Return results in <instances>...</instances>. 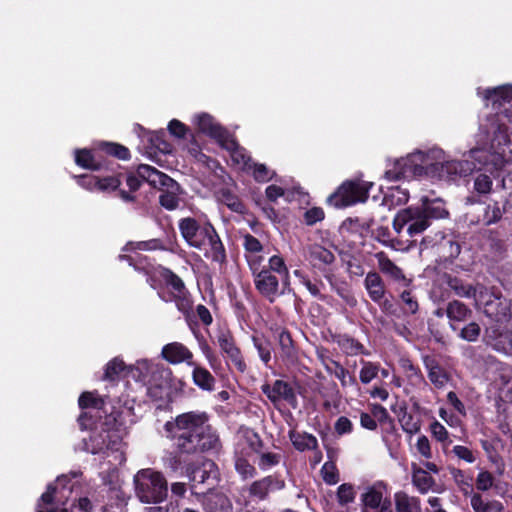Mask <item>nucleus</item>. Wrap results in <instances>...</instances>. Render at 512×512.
Returning a JSON list of instances; mask_svg holds the SVG:
<instances>
[{
  "label": "nucleus",
  "instance_id": "a878e982",
  "mask_svg": "<svg viewBox=\"0 0 512 512\" xmlns=\"http://www.w3.org/2000/svg\"><path fill=\"white\" fill-rule=\"evenodd\" d=\"M137 272L143 273L147 276V282L152 288H156V270L157 267L153 264L151 259L145 255L136 253V258L132 266Z\"/></svg>",
  "mask_w": 512,
  "mask_h": 512
},
{
  "label": "nucleus",
  "instance_id": "0e129e2a",
  "mask_svg": "<svg viewBox=\"0 0 512 512\" xmlns=\"http://www.w3.org/2000/svg\"><path fill=\"white\" fill-rule=\"evenodd\" d=\"M402 429L409 434H415L420 430V422L411 414L404 413L399 419Z\"/></svg>",
  "mask_w": 512,
  "mask_h": 512
},
{
  "label": "nucleus",
  "instance_id": "c9c22d12",
  "mask_svg": "<svg viewBox=\"0 0 512 512\" xmlns=\"http://www.w3.org/2000/svg\"><path fill=\"white\" fill-rule=\"evenodd\" d=\"M289 438L298 451L316 450L318 447L316 437L309 433L291 431Z\"/></svg>",
  "mask_w": 512,
  "mask_h": 512
},
{
  "label": "nucleus",
  "instance_id": "052dcab7",
  "mask_svg": "<svg viewBox=\"0 0 512 512\" xmlns=\"http://www.w3.org/2000/svg\"><path fill=\"white\" fill-rule=\"evenodd\" d=\"M321 473L323 480L329 485H334L339 481L337 468L332 462H326L322 466Z\"/></svg>",
  "mask_w": 512,
  "mask_h": 512
},
{
  "label": "nucleus",
  "instance_id": "3c124183",
  "mask_svg": "<svg viewBox=\"0 0 512 512\" xmlns=\"http://www.w3.org/2000/svg\"><path fill=\"white\" fill-rule=\"evenodd\" d=\"M400 365L405 372L406 377L412 384L417 385L424 381L420 370L415 367L409 359H401Z\"/></svg>",
  "mask_w": 512,
  "mask_h": 512
},
{
  "label": "nucleus",
  "instance_id": "e433bc0d",
  "mask_svg": "<svg viewBox=\"0 0 512 512\" xmlns=\"http://www.w3.org/2000/svg\"><path fill=\"white\" fill-rule=\"evenodd\" d=\"M255 499L256 481L252 482L248 487H242L236 501L242 507V512H254L256 509Z\"/></svg>",
  "mask_w": 512,
  "mask_h": 512
},
{
  "label": "nucleus",
  "instance_id": "bb28decb",
  "mask_svg": "<svg viewBox=\"0 0 512 512\" xmlns=\"http://www.w3.org/2000/svg\"><path fill=\"white\" fill-rule=\"evenodd\" d=\"M262 390L273 402L280 399H284L287 401H291L292 399H294V393L292 389L286 382H283L281 380L275 381L272 387H270L269 385H263Z\"/></svg>",
  "mask_w": 512,
  "mask_h": 512
},
{
  "label": "nucleus",
  "instance_id": "cd10ccee",
  "mask_svg": "<svg viewBox=\"0 0 512 512\" xmlns=\"http://www.w3.org/2000/svg\"><path fill=\"white\" fill-rule=\"evenodd\" d=\"M412 483L421 494H426L429 491H435L434 478L423 468L413 467Z\"/></svg>",
  "mask_w": 512,
  "mask_h": 512
},
{
  "label": "nucleus",
  "instance_id": "ddd939ff",
  "mask_svg": "<svg viewBox=\"0 0 512 512\" xmlns=\"http://www.w3.org/2000/svg\"><path fill=\"white\" fill-rule=\"evenodd\" d=\"M372 186V183L362 180L346 181L330 196L329 201L337 208L365 202Z\"/></svg>",
  "mask_w": 512,
  "mask_h": 512
},
{
  "label": "nucleus",
  "instance_id": "f8f14e48",
  "mask_svg": "<svg viewBox=\"0 0 512 512\" xmlns=\"http://www.w3.org/2000/svg\"><path fill=\"white\" fill-rule=\"evenodd\" d=\"M430 225L425 211L421 207H408L397 212L393 220V228L401 234L406 228L409 237L424 232Z\"/></svg>",
  "mask_w": 512,
  "mask_h": 512
},
{
  "label": "nucleus",
  "instance_id": "4d7b16f0",
  "mask_svg": "<svg viewBox=\"0 0 512 512\" xmlns=\"http://www.w3.org/2000/svg\"><path fill=\"white\" fill-rule=\"evenodd\" d=\"M430 431L437 441L443 443L444 448L451 444V440H449L448 431L440 422H432L430 424Z\"/></svg>",
  "mask_w": 512,
  "mask_h": 512
},
{
  "label": "nucleus",
  "instance_id": "9d476101",
  "mask_svg": "<svg viewBox=\"0 0 512 512\" xmlns=\"http://www.w3.org/2000/svg\"><path fill=\"white\" fill-rule=\"evenodd\" d=\"M72 492L71 480L66 475L59 476L39 498L36 512H68L65 506Z\"/></svg>",
  "mask_w": 512,
  "mask_h": 512
},
{
  "label": "nucleus",
  "instance_id": "dca6fc26",
  "mask_svg": "<svg viewBox=\"0 0 512 512\" xmlns=\"http://www.w3.org/2000/svg\"><path fill=\"white\" fill-rule=\"evenodd\" d=\"M423 361L428 379L437 389L444 388L453 380L454 369L450 365L430 356L424 357Z\"/></svg>",
  "mask_w": 512,
  "mask_h": 512
},
{
  "label": "nucleus",
  "instance_id": "338daca9",
  "mask_svg": "<svg viewBox=\"0 0 512 512\" xmlns=\"http://www.w3.org/2000/svg\"><path fill=\"white\" fill-rule=\"evenodd\" d=\"M334 367V376L341 382L342 386L353 385L356 380L349 375L348 371L337 362H332Z\"/></svg>",
  "mask_w": 512,
  "mask_h": 512
},
{
  "label": "nucleus",
  "instance_id": "20e7f679",
  "mask_svg": "<svg viewBox=\"0 0 512 512\" xmlns=\"http://www.w3.org/2000/svg\"><path fill=\"white\" fill-rule=\"evenodd\" d=\"M98 175L82 174L73 176L77 184L88 191L102 193L117 192L124 202H135L133 194L140 188L139 177L134 171H128L118 163H111L110 168H104Z\"/></svg>",
  "mask_w": 512,
  "mask_h": 512
},
{
  "label": "nucleus",
  "instance_id": "c03bdc74",
  "mask_svg": "<svg viewBox=\"0 0 512 512\" xmlns=\"http://www.w3.org/2000/svg\"><path fill=\"white\" fill-rule=\"evenodd\" d=\"M242 245L245 248V258L254 277L256 283V238L251 234L246 233L243 236Z\"/></svg>",
  "mask_w": 512,
  "mask_h": 512
},
{
  "label": "nucleus",
  "instance_id": "a18cd8bd",
  "mask_svg": "<svg viewBox=\"0 0 512 512\" xmlns=\"http://www.w3.org/2000/svg\"><path fill=\"white\" fill-rule=\"evenodd\" d=\"M219 200L225 204L230 210L237 213L245 212L244 203L230 189L223 188L218 192Z\"/></svg>",
  "mask_w": 512,
  "mask_h": 512
},
{
  "label": "nucleus",
  "instance_id": "72a5a7b5",
  "mask_svg": "<svg viewBox=\"0 0 512 512\" xmlns=\"http://www.w3.org/2000/svg\"><path fill=\"white\" fill-rule=\"evenodd\" d=\"M107 438H109V433L106 431L92 434L88 440L84 441L85 451L94 455L103 453L110 448Z\"/></svg>",
  "mask_w": 512,
  "mask_h": 512
},
{
  "label": "nucleus",
  "instance_id": "2f4dec72",
  "mask_svg": "<svg viewBox=\"0 0 512 512\" xmlns=\"http://www.w3.org/2000/svg\"><path fill=\"white\" fill-rule=\"evenodd\" d=\"M470 504L474 512H504V506L500 501L487 500L478 493L471 496Z\"/></svg>",
  "mask_w": 512,
  "mask_h": 512
},
{
  "label": "nucleus",
  "instance_id": "8fccbe9b",
  "mask_svg": "<svg viewBox=\"0 0 512 512\" xmlns=\"http://www.w3.org/2000/svg\"><path fill=\"white\" fill-rule=\"evenodd\" d=\"M166 133L164 131H156L151 133L149 137V142L152 147L156 148L163 154H169L172 152V144L168 142L166 139Z\"/></svg>",
  "mask_w": 512,
  "mask_h": 512
},
{
  "label": "nucleus",
  "instance_id": "2eb2a0df",
  "mask_svg": "<svg viewBox=\"0 0 512 512\" xmlns=\"http://www.w3.org/2000/svg\"><path fill=\"white\" fill-rule=\"evenodd\" d=\"M197 128L199 132L214 139L222 148L234 146V137L222 125L217 123L213 116L208 113H201L197 116Z\"/></svg>",
  "mask_w": 512,
  "mask_h": 512
},
{
  "label": "nucleus",
  "instance_id": "7ed1b4c3",
  "mask_svg": "<svg viewBox=\"0 0 512 512\" xmlns=\"http://www.w3.org/2000/svg\"><path fill=\"white\" fill-rule=\"evenodd\" d=\"M163 428L172 448L180 454H214L221 449L219 435L209 424L206 412L189 411L179 414L167 421Z\"/></svg>",
  "mask_w": 512,
  "mask_h": 512
},
{
  "label": "nucleus",
  "instance_id": "39448f33",
  "mask_svg": "<svg viewBox=\"0 0 512 512\" xmlns=\"http://www.w3.org/2000/svg\"><path fill=\"white\" fill-rule=\"evenodd\" d=\"M157 294L164 302H174L177 309L184 315L188 324L191 325L193 301L183 279L170 268L162 265L156 270Z\"/></svg>",
  "mask_w": 512,
  "mask_h": 512
},
{
  "label": "nucleus",
  "instance_id": "5701e85b",
  "mask_svg": "<svg viewBox=\"0 0 512 512\" xmlns=\"http://www.w3.org/2000/svg\"><path fill=\"white\" fill-rule=\"evenodd\" d=\"M203 507L206 512H233L230 499L221 492H207L204 495Z\"/></svg>",
  "mask_w": 512,
  "mask_h": 512
},
{
  "label": "nucleus",
  "instance_id": "680f3d73",
  "mask_svg": "<svg viewBox=\"0 0 512 512\" xmlns=\"http://www.w3.org/2000/svg\"><path fill=\"white\" fill-rule=\"evenodd\" d=\"M491 177L486 174H479L474 180V190L479 194H488L492 190Z\"/></svg>",
  "mask_w": 512,
  "mask_h": 512
},
{
  "label": "nucleus",
  "instance_id": "09e8293b",
  "mask_svg": "<svg viewBox=\"0 0 512 512\" xmlns=\"http://www.w3.org/2000/svg\"><path fill=\"white\" fill-rule=\"evenodd\" d=\"M165 245L160 239H150L147 241L140 242H129L123 248L124 251H132V250H164Z\"/></svg>",
  "mask_w": 512,
  "mask_h": 512
},
{
  "label": "nucleus",
  "instance_id": "a19ab883",
  "mask_svg": "<svg viewBox=\"0 0 512 512\" xmlns=\"http://www.w3.org/2000/svg\"><path fill=\"white\" fill-rule=\"evenodd\" d=\"M105 399L98 395L96 391H85L81 393L78 399V405L79 407L83 409H96V410H103L105 413Z\"/></svg>",
  "mask_w": 512,
  "mask_h": 512
},
{
  "label": "nucleus",
  "instance_id": "b1692460",
  "mask_svg": "<svg viewBox=\"0 0 512 512\" xmlns=\"http://www.w3.org/2000/svg\"><path fill=\"white\" fill-rule=\"evenodd\" d=\"M364 285L372 301L380 303V301L383 300L386 291L383 280L378 273H367L364 279Z\"/></svg>",
  "mask_w": 512,
  "mask_h": 512
},
{
  "label": "nucleus",
  "instance_id": "bf43d9fd",
  "mask_svg": "<svg viewBox=\"0 0 512 512\" xmlns=\"http://www.w3.org/2000/svg\"><path fill=\"white\" fill-rule=\"evenodd\" d=\"M182 456H187L186 454H180L178 451L173 449L167 457L164 458V466L169 469L171 472H177L182 467Z\"/></svg>",
  "mask_w": 512,
  "mask_h": 512
},
{
  "label": "nucleus",
  "instance_id": "4c0bfd02",
  "mask_svg": "<svg viewBox=\"0 0 512 512\" xmlns=\"http://www.w3.org/2000/svg\"><path fill=\"white\" fill-rule=\"evenodd\" d=\"M471 313V310L464 303L457 300L450 302L446 308V315L453 329H455L453 322H463L470 317Z\"/></svg>",
  "mask_w": 512,
  "mask_h": 512
},
{
  "label": "nucleus",
  "instance_id": "4468645a",
  "mask_svg": "<svg viewBox=\"0 0 512 512\" xmlns=\"http://www.w3.org/2000/svg\"><path fill=\"white\" fill-rule=\"evenodd\" d=\"M387 492V485L382 481L365 487L360 496L361 510L380 509V512H393Z\"/></svg>",
  "mask_w": 512,
  "mask_h": 512
},
{
  "label": "nucleus",
  "instance_id": "69168bd1",
  "mask_svg": "<svg viewBox=\"0 0 512 512\" xmlns=\"http://www.w3.org/2000/svg\"><path fill=\"white\" fill-rule=\"evenodd\" d=\"M129 498L122 489L112 488L109 491L110 506L115 505L122 509L127 505Z\"/></svg>",
  "mask_w": 512,
  "mask_h": 512
},
{
  "label": "nucleus",
  "instance_id": "5fc2aeb1",
  "mask_svg": "<svg viewBox=\"0 0 512 512\" xmlns=\"http://www.w3.org/2000/svg\"><path fill=\"white\" fill-rule=\"evenodd\" d=\"M339 345L345 353L350 355H357L364 352V347L361 343L347 336H343L339 340Z\"/></svg>",
  "mask_w": 512,
  "mask_h": 512
},
{
  "label": "nucleus",
  "instance_id": "a211bd4d",
  "mask_svg": "<svg viewBox=\"0 0 512 512\" xmlns=\"http://www.w3.org/2000/svg\"><path fill=\"white\" fill-rule=\"evenodd\" d=\"M75 163L81 168L102 171L104 168H110L112 160L102 159L98 144L93 150L90 149H76L75 150Z\"/></svg>",
  "mask_w": 512,
  "mask_h": 512
},
{
  "label": "nucleus",
  "instance_id": "412c9836",
  "mask_svg": "<svg viewBox=\"0 0 512 512\" xmlns=\"http://www.w3.org/2000/svg\"><path fill=\"white\" fill-rule=\"evenodd\" d=\"M161 355L171 364L186 362L189 366L194 365L192 352L180 342H172L164 345Z\"/></svg>",
  "mask_w": 512,
  "mask_h": 512
},
{
  "label": "nucleus",
  "instance_id": "f704fd0d",
  "mask_svg": "<svg viewBox=\"0 0 512 512\" xmlns=\"http://www.w3.org/2000/svg\"><path fill=\"white\" fill-rule=\"evenodd\" d=\"M422 210L425 211L427 215V219L434 218V219H443L448 217L449 212L445 207V203L441 199H428L423 198L422 199Z\"/></svg>",
  "mask_w": 512,
  "mask_h": 512
},
{
  "label": "nucleus",
  "instance_id": "6ab92c4d",
  "mask_svg": "<svg viewBox=\"0 0 512 512\" xmlns=\"http://www.w3.org/2000/svg\"><path fill=\"white\" fill-rule=\"evenodd\" d=\"M485 341L495 351L512 356V331L489 327L485 332Z\"/></svg>",
  "mask_w": 512,
  "mask_h": 512
},
{
  "label": "nucleus",
  "instance_id": "7c9ffc66",
  "mask_svg": "<svg viewBox=\"0 0 512 512\" xmlns=\"http://www.w3.org/2000/svg\"><path fill=\"white\" fill-rule=\"evenodd\" d=\"M447 285L457 296L463 298H474L475 300L478 296L479 290L483 289L482 285L473 287L456 277H448Z\"/></svg>",
  "mask_w": 512,
  "mask_h": 512
},
{
  "label": "nucleus",
  "instance_id": "79ce46f5",
  "mask_svg": "<svg viewBox=\"0 0 512 512\" xmlns=\"http://www.w3.org/2000/svg\"><path fill=\"white\" fill-rule=\"evenodd\" d=\"M193 316L194 315H191V321H190L191 325L190 324H188V325L190 326L196 339L198 340L199 347H200L202 353L205 355V357L208 360L212 369L215 370L217 365H220L218 357L214 354L212 348L210 347V345L208 344V342L204 338V336L202 334H200L199 331H196L194 329L193 325H196L197 323L193 321Z\"/></svg>",
  "mask_w": 512,
  "mask_h": 512
},
{
  "label": "nucleus",
  "instance_id": "4be33fe9",
  "mask_svg": "<svg viewBox=\"0 0 512 512\" xmlns=\"http://www.w3.org/2000/svg\"><path fill=\"white\" fill-rule=\"evenodd\" d=\"M378 268L380 271L402 286H409L410 280L406 278L401 268L394 264L383 252L377 253Z\"/></svg>",
  "mask_w": 512,
  "mask_h": 512
},
{
  "label": "nucleus",
  "instance_id": "393cba45",
  "mask_svg": "<svg viewBox=\"0 0 512 512\" xmlns=\"http://www.w3.org/2000/svg\"><path fill=\"white\" fill-rule=\"evenodd\" d=\"M98 148L102 159L114 157L118 160H129L131 158L130 150L120 143L101 141L98 143Z\"/></svg>",
  "mask_w": 512,
  "mask_h": 512
},
{
  "label": "nucleus",
  "instance_id": "6e6552de",
  "mask_svg": "<svg viewBox=\"0 0 512 512\" xmlns=\"http://www.w3.org/2000/svg\"><path fill=\"white\" fill-rule=\"evenodd\" d=\"M191 492L194 495H205L217 485L219 470L213 460L203 458L190 462L185 467Z\"/></svg>",
  "mask_w": 512,
  "mask_h": 512
},
{
  "label": "nucleus",
  "instance_id": "aec40b11",
  "mask_svg": "<svg viewBox=\"0 0 512 512\" xmlns=\"http://www.w3.org/2000/svg\"><path fill=\"white\" fill-rule=\"evenodd\" d=\"M433 248L438 256V261L443 264L452 262L461 251L459 242L450 235H442Z\"/></svg>",
  "mask_w": 512,
  "mask_h": 512
},
{
  "label": "nucleus",
  "instance_id": "774afa93",
  "mask_svg": "<svg viewBox=\"0 0 512 512\" xmlns=\"http://www.w3.org/2000/svg\"><path fill=\"white\" fill-rule=\"evenodd\" d=\"M415 447H416L418 454L421 457H423L427 460L431 459L433 457L430 441L425 435H420L417 438Z\"/></svg>",
  "mask_w": 512,
  "mask_h": 512
},
{
  "label": "nucleus",
  "instance_id": "0eeeda50",
  "mask_svg": "<svg viewBox=\"0 0 512 512\" xmlns=\"http://www.w3.org/2000/svg\"><path fill=\"white\" fill-rule=\"evenodd\" d=\"M135 495L142 503L158 504L168 495V483L164 475L152 468L139 470L133 478Z\"/></svg>",
  "mask_w": 512,
  "mask_h": 512
},
{
  "label": "nucleus",
  "instance_id": "9b49d317",
  "mask_svg": "<svg viewBox=\"0 0 512 512\" xmlns=\"http://www.w3.org/2000/svg\"><path fill=\"white\" fill-rule=\"evenodd\" d=\"M476 304L483 307L487 317L496 322L508 321L511 317V303L494 289L483 287L478 292Z\"/></svg>",
  "mask_w": 512,
  "mask_h": 512
},
{
  "label": "nucleus",
  "instance_id": "1a4fd4ad",
  "mask_svg": "<svg viewBox=\"0 0 512 512\" xmlns=\"http://www.w3.org/2000/svg\"><path fill=\"white\" fill-rule=\"evenodd\" d=\"M188 245L203 251L204 256L212 262L220 265L226 262L225 247L214 226L209 222L199 226Z\"/></svg>",
  "mask_w": 512,
  "mask_h": 512
},
{
  "label": "nucleus",
  "instance_id": "37998d69",
  "mask_svg": "<svg viewBox=\"0 0 512 512\" xmlns=\"http://www.w3.org/2000/svg\"><path fill=\"white\" fill-rule=\"evenodd\" d=\"M409 200V193L407 189L401 187H392L388 190L383 198V203L389 209L392 207L404 205Z\"/></svg>",
  "mask_w": 512,
  "mask_h": 512
},
{
  "label": "nucleus",
  "instance_id": "13d9d810",
  "mask_svg": "<svg viewBox=\"0 0 512 512\" xmlns=\"http://www.w3.org/2000/svg\"><path fill=\"white\" fill-rule=\"evenodd\" d=\"M400 299L405 313L415 314L418 311V302L410 290H404L400 294Z\"/></svg>",
  "mask_w": 512,
  "mask_h": 512
},
{
  "label": "nucleus",
  "instance_id": "f03ea898",
  "mask_svg": "<svg viewBox=\"0 0 512 512\" xmlns=\"http://www.w3.org/2000/svg\"><path fill=\"white\" fill-rule=\"evenodd\" d=\"M163 428L172 448L180 454H214L221 449L219 435L209 424L206 412L189 411L179 414L167 421Z\"/></svg>",
  "mask_w": 512,
  "mask_h": 512
},
{
  "label": "nucleus",
  "instance_id": "6e6d98bb",
  "mask_svg": "<svg viewBox=\"0 0 512 512\" xmlns=\"http://www.w3.org/2000/svg\"><path fill=\"white\" fill-rule=\"evenodd\" d=\"M235 469L243 479L252 478L255 472L254 466L242 456L236 457Z\"/></svg>",
  "mask_w": 512,
  "mask_h": 512
},
{
  "label": "nucleus",
  "instance_id": "e2e57ef3",
  "mask_svg": "<svg viewBox=\"0 0 512 512\" xmlns=\"http://www.w3.org/2000/svg\"><path fill=\"white\" fill-rule=\"evenodd\" d=\"M480 326L476 322H471L463 327L459 336L466 341L475 342L480 335Z\"/></svg>",
  "mask_w": 512,
  "mask_h": 512
},
{
  "label": "nucleus",
  "instance_id": "603ef678",
  "mask_svg": "<svg viewBox=\"0 0 512 512\" xmlns=\"http://www.w3.org/2000/svg\"><path fill=\"white\" fill-rule=\"evenodd\" d=\"M356 496L353 485L344 483L341 484L337 489V501L340 505L344 506L354 502Z\"/></svg>",
  "mask_w": 512,
  "mask_h": 512
},
{
  "label": "nucleus",
  "instance_id": "de8ad7c7",
  "mask_svg": "<svg viewBox=\"0 0 512 512\" xmlns=\"http://www.w3.org/2000/svg\"><path fill=\"white\" fill-rule=\"evenodd\" d=\"M200 224L193 217H185L179 220L178 227L184 240L189 243L193 238L196 231H198Z\"/></svg>",
  "mask_w": 512,
  "mask_h": 512
},
{
  "label": "nucleus",
  "instance_id": "473e14b6",
  "mask_svg": "<svg viewBox=\"0 0 512 512\" xmlns=\"http://www.w3.org/2000/svg\"><path fill=\"white\" fill-rule=\"evenodd\" d=\"M308 259L314 267L322 268L331 264L335 257L330 250L324 248L323 246L313 245L309 248Z\"/></svg>",
  "mask_w": 512,
  "mask_h": 512
},
{
  "label": "nucleus",
  "instance_id": "ea45409f",
  "mask_svg": "<svg viewBox=\"0 0 512 512\" xmlns=\"http://www.w3.org/2000/svg\"><path fill=\"white\" fill-rule=\"evenodd\" d=\"M278 280L270 272L265 270V266L258 273V291L264 295L271 296L277 292Z\"/></svg>",
  "mask_w": 512,
  "mask_h": 512
},
{
  "label": "nucleus",
  "instance_id": "f257e3e1",
  "mask_svg": "<svg viewBox=\"0 0 512 512\" xmlns=\"http://www.w3.org/2000/svg\"><path fill=\"white\" fill-rule=\"evenodd\" d=\"M486 106L491 104L495 115L487 117L480 124L479 143L483 146L472 148L461 160H447L440 148L426 151L417 150L406 157L395 160L385 172L388 181L403 178L428 176L440 180H455L467 177L475 169H486L491 174L502 170L512 162V139L507 125L512 126V85L496 88L477 89Z\"/></svg>",
  "mask_w": 512,
  "mask_h": 512
},
{
  "label": "nucleus",
  "instance_id": "49530a36",
  "mask_svg": "<svg viewBox=\"0 0 512 512\" xmlns=\"http://www.w3.org/2000/svg\"><path fill=\"white\" fill-rule=\"evenodd\" d=\"M126 369L127 366L124 361L119 357H115L105 365L103 380L116 381Z\"/></svg>",
  "mask_w": 512,
  "mask_h": 512
},
{
  "label": "nucleus",
  "instance_id": "58836bf2",
  "mask_svg": "<svg viewBox=\"0 0 512 512\" xmlns=\"http://www.w3.org/2000/svg\"><path fill=\"white\" fill-rule=\"evenodd\" d=\"M230 151L231 157L234 162L241 165L243 169L251 171L252 175L256 177V163L246 154L243 148H240L236 140L234 139V146L231 148H225Z\"/></svg>",
  "mask_w": 512,
  "mask_h": 512
},
{
  "label": "nucleus",
  "instance_id": "c756f323",
  "mask_svg": "<svg viewBox=\"0 0 512 512\" xmlns=\"http://www.w3.org/2000/svg\"><path fill=\"white\" fill-rule=\"evenodd\" d=\"M394 504L396 512H422L420 499L405 492L395 493Z\"/></svg>",
  "mask_w": 512,
  "mask_h": 512
},
{
  "label": "nucleus",
  "instance_id": "f3484780",
  "mask_svg": "<svg viewBox=\"0 0 512 512\" xmlns=\"http://www.w3.org/2000/svg\"><path fill=\"white\" fill-rule=\"evenodd\" d=\"M217 343L223 355L235 368L241 373L245 372L246 364L240 349L236 346L232 333L229 330H220L217 334Z\"/></svg>",
  "mask_w": 512,
  "mask_h": 512
},
{
  "label": "nucleus",
  "instance_id": "c85d7f7f",
  "mask_svg": "<svg viewBox=\"0 0 512 512\" xmlns=\"http://www.w3.org/2000/svg\"><path fill=\"white\" fill-rule=\"evenodd\" d=\"M192 379L194 384L204 391H213L216 380L208 369L194 362Z\"/></svg>",
  "mask_w": 512,
  "mask_h": 512
},
{
  "label": "nucleus",
  "instance_id": "864d4df0",
  "mask_svg": "<svg viewBox=\"0 0 512 512\" xmlns=\"http://www.w3.org/2000/svg\"><path fill=\"white\" fill-rule=\"evenodd\" d=\"M379 373V366L373 362L362 361L359 378L363 384L370 383Z\"/></svg>",
  "mask_w": 512,
  "mask_h": 512
},
{
  "label": "nucleus",
  "instance_id": "423d86ee",
  "mask_svg": "<svg viewBox=\"0 0 512 512\" xmlns=\"http://www.w3.org/2000/svg\"><path fill=\"white\" fill-rule=\"evenodd\" d=\"M139 177L140 186L143 182H147L153 188L161 191L159 196L160 205L167 210H175L178 208L180 198L178 193L180 185L167 174L157 170L155 167L141 164L134 172Z\"/></svg>",
  "mask_w": 512,
  "mask_h": 512
}]
</instances>
